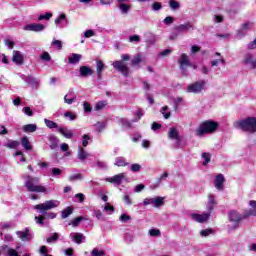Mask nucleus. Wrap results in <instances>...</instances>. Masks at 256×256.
Returning a JSON list of instances; mask_svg holds the SVG:
<instances>
[{
    "label": "nucleus",
    "instance_id": "obj_33",
    "mask_svg": "<svg viewBox=\"0 0 256 256\" xmlns=\"http://www.w3.org/2000/svg\"><path fill=\"white\" fill-rule=\"evenodd\" d=\"M24 133H35L37 131L36 124H27L22 127Z\"/></svg>",
    "mask_w": 256,
    "mask_h": 256
},
{
    "label": "nucleus",
    "instance_id": "obj_55",
    "mask_svg": "<svg viewBox=\"0 0 256 256\" xmlns=\"http://www.w3.org/2000/svg\"><path fill=\"white\" fill-rule=\"evenodd\" d=\"M130 171H132V173H139V171H141V166L139 164H131Z\"/></svg>",
    "mask_w": 256,
    "mask_h": 256
},
{
    "label": "nucleus",
    "instance_id": "obj_6",
    "mask_svg": "<svg viewBox=\"0 0 256 256\" xmlns=\"http://www.w3.org/2000/svg\"><path fill=\"white\" fill-rule=\"evenodd\" d=\"M143 205L144 207H147V205H152V207L159 209V207H163V205H165V198L161 196L145 198L143 200Z\"/></svg>",
    "mask_w": 256,
    "mask_h": 256
},
{
    "label": "nucleus",
    "instance_id": "obj_14",
    "mask_svg": "<svg viewBox=\"0 0 256 256\" xmlns=\"http://www.w3.org/2000/svg\"><path fill=\"white\" fill-rule=\"evenodd\" d=\"M21 79L25 81L28 85H31L34 89H38L39 87V79L33 77V76H26L21 74Z\"/></svg>",
    "mask_w": 256,
    "mask_h": 256
},
{
    "label": "nucleus",
    "instance_id": "obj_16",
    "mask_svg": "<svg viewBox=\"0 0 256 256\" xmlns=\"http://www.w3.org/2000/svg\"><path fill=\"white\" fill-rule=\"evenodd\" d=\"M44 29H45V25L37 24V23H32L24 26V31H34L36 33L44 31Z\"/></svg>",
    "mask_w": 256,
    "mask_h": 256
},
{
    "label": "nucleus",
    "instance_id": "obj_31",
    "mask_svg": "<svg viewBox=\"0 0 256 256\" xmlns=\"http://www.w3.org/2000/svg\"><path fill=\"white\" fill-rule=\"evenodd\" d=\"M118 5L119 10L121 11L122 15H127L129 11H131V5L125 4L124 2H119Z\"/></svg>",
    "mask_w": 256,
    "mask_h": 256
},
{
    "label": "nucleus",
    "instance_id": "obj_4",
    "mask_svg": "<svg viewBox=\"0 0 256 256\" xmlns=\"http://www.w3.org/2000/svg\"><path fill=\"white\" fill-rule=\"evenodd\" d=\"M121 59L122 60L114 61L112 63V67H114L116 71H119V73H122L124 77H129V66L125 63V61H129L131 59V55L122 54Z\"/></svg>",
    "mask_w": 256,
    "mask_h": 256
},
{
    "label": "nucleus",
    "instance_id": "obj_63",
    "mask_svg": "<svg viewBox=\"0 0 256 256\" xmlns=\"http://www.w3.org/2000/svg\"><path fill=\"white\" fill-rule=\"evenodd\" d=\"M162 8L163 6L160 2H155L154 4H152V11H161Z\"/></svg>",
    "mask_w": 256,
    "mask_h": 256
},
{
    "label": "nucleus",
    "instance_id": "obj_17",
    "mask_svg": "<svg viewBox=\"0 0 256 256\" xmlns=\"http://www.w3.org/2000/svg\"><path fill=\"white\" fill-rule=\"evenodd\" d=\"M55 25H57L60 29H64L69 25V20H67V15L60 14V16L55 20Z\"/></svg>",
    "mask_w": 256,
    "mask_h": 256
},
{
    "label": "nucleus",
    "instance_id": "obj_44",
    "mask_svg": "<svg viewBox=\"0 0 256 256\" xmlns=\"http://www.w3.org/2000/svg\"><path fill=\"white\" fill-rule=\"evenodd\" d=\"M107 107V101H99L95 105V111H101Z\"/></svg>",
    "mask_w": 256,
    "mask_h": 256
},
{
    "label": "nucleus",
    "instance_id": "obj_61",
    "mask_svg": "<svg viewBox=\"0 0 256 256\" xmlns=\"http://www.w3.org/2000/svg\"><path fill=\"white\" fill-rule=\"evenodd\" d=\"M131 219V216L127 215V214H122L119 218V220L121 221V223H128V221Z\"/></svg>",
    "mask_w": 256,
    "mask_h": 256
},
{
    "label": "nucleus",
    "instance_id": "obj_30",
    "mask_svg": "<svg viewBox=\"0 0 256 256\" xmlns=\"http://www.w3.org/2000/svg\"><path fill=\"white\" fill-rule=\"evenodd\" d=\"M116 167H127L129 165V162L125 159V157H116L115 163Z\"/></svg>",
    "mask_w": 256,
    "mask_h": 256
},
{
    "label": "nucleus",
    "instance_id": "obj_18",
    "mask_svg": "<svg viewBox=\"0 0 256 256\" xmlns=\"http://www.w3.org/2000/svg\"><path fill=\"white\" fill-rule=\"evenodd\" d=\"M251 27H253V23L246 22V23L242 24L241 29H239L237 32V38L241 39V37H245V35H247V31H249V29H251Z\"/></svg>",
    "mask_w": 256,
    "mask_h": 256
},
{
    "label": "nucleus",
    "instance_id": "obj_64",
    "mask_svg": "<svg viewBox=\"0 0 256 256\" xmlns=\"http://www.w3.org/2000/svg\"><path fill=\"white\" fill-rule=\"evenodd\" d=\"M62 171L59 168H52L51 175L52 177H58V175H61Z\"/></svg>",
    "mask_w": 256,
    "mask_h": 256
},
{
    "label": "nucleus",
    "instance_id": "obj_58",
    "mask_svg": "<svg viewBox=\"0 0 256 256\" xmlns=\"http://www.w3.org/2000/svg\"><path fill=\"white\" fill-rule=\"evenodd\" d=\"M37 225H45V216H35Z\"/></svg>",
    "mask_w": 256,
    "mask_h": 256
},
{
    "label": "nucleus",
    "instance_id": "obj_13",
    "mask_svg": "<svg viewBox=\"0 0 256 256\" xmlns=\"http://www.w3.org/2000/svg\"><path fill=\"white\" fill-rule=\"evenodd\" d=\"M190 217L193 221H196L197 223H205V221H208L209 217H211V213L210 212L203 213V214L193 213L190 215Z\"/></svg>",
    "mask_w": 256,
    "mask_h": 256
},
{
    "label": "nucleus",
    "instance_id": "obj_1",
    "mask_svg": "<svg viewBox=\"0 0 256 256\" xmlns=\"http://www.w3.org/2000/svg\"><path fill=\"white\" fill-rule=\"evenodd\" d=\"M61 205V202L59 200H47L44 203L37 204L34 206V209L36 211H39L41 215H46L48 219H55L57 217V214L48 211H51V209H57Z\"/></svg>",
    "mask_w": 256,
    "mask_h": 256
},
{
    "label": "nucleus",
    "instance_id": "obj_50",
    "mask_svg": "<svg viewBox=\"0 0 256 256\" xmlns=\"http://www.w3.org/2000/svg\"><path fill=\"white\" fill-rule=\"evenodd\" d=\"M83 179V174H74L69 177V181H81Z\"/></svg>",
    "mask_w": 256,
    "mask_h": 256
},
{
    "label": "nucleus",
    "instance_id": "obj_59",
    "mask_svg": "<svg viewBox=\"0 0 256 256\" xmlns=\"http://www.w3.org/2000/svg\"><path fill=\"white\" fill-rule=\"evenodd\" d=\"M124 239L126 243H131L135 239V236H133V233H126Z\"/></svg>",
    "mask_w": 256,
    "mask_h": 256
},
{
    "label": "nucleus",
    "instance_id": "obj_56",
    "mask_svg": "<svg viewBox=\"0 0 256 256\" xmlns=\"http://www.w3.org/2000/svg\"><path fill=\"white\" fill-rule=\"evenodd\" d=\"M57 239H59V234L54 233L50 237L47 238V243H55V241H57Z\"/></svg>",
    "mask_w": 256,
    "mask_h": 256
},
{
    "label": "nucleus",
    "instance_id": "obj_11",
    "mask_svg": "<svg viewBox=\"0 0 256 256\" xmlns=\"http://www.w3.org/2000/svg\"><path fill=\"white\" fill-rule=\"evenodd\" d=\"M17 237H19L23 242L31 241L33 239V232L31 229L25 228L22 231L16 232Z\"/></svg>",
    "mask_w": 256,
    "mask_h": 256
},
{
    "label": "nucleus",
    "instance_id": "obj_42",
    "mask_svg": "<svg viewBox=\"0 0 256 256\" xmlns=\"http://www.w3.org/2000/svg\"><path fill=\"white\" fill-rule=\"evenodd\" d=\"M19 145L20 143L17 140H11L8 143H6V147L8 149H17Z\"/></svg>",
    "mask_w": 256,
    "mask_h": 256
},
{
    "label": "nucleus",
    "instance_id": "obj_37",
    "mask_svg": "<svg viewBox=\"0 0 256 256\" xmlns=\"http://www.w3.org/2000/svg\"><path fill=\"white\" fill-rule=\"evenodd\" d=\"M164 119H169L171 117V111L169 110V106H163L160 110Z\"/></svg>",
    "mask_w": 256,
    "mask_h": 256
},
{
    "label": "nucleus",
    "instance_id": "obj_45",
    "mask_svg": "<svg viewBox=\"0 0 256 256\" xmlns=\"http://www.w3.org/2000/svg\"><path fill=\"white\" fill-rule=\"evenodd\" d=\"M52 17H53V14L51 12H46L45 14L40 15L38 17V21H43V20L49 21V19H51Z\"/></svg>",
    "mask_w": 256,
    "mask_h": 256
},
{
    "label": "nucleus",
    "instance_id": "obj_29",
    "mask_svg": "<svg viewBox=\"0 0 256 256\" xmlns=\"http://www.w3.org/2000/svg\"><path fill=\"white\" fill-rule=\"evenodd\" d=\"M58 131L66 139H73V131H71V130H69L67 128H63V127L58 128Z\"/></svg>",
    "mask_w": 256,
    "mask_h": 256
},
{
    "label": "nucleus",
    "instance_id": "obj_2",
    "mask_svg": "<svg viewBox=\"0 0 256 256\" xmlns=\"http://www.w3.org/2000/svg\"><path fill=\"white\" fill-rule=\"evenodd\" d=\"M233 127H235V129H241V131H245L246 133H256V118L248 117L235 121Z\"/></svg>",
    "mask_w": 256,
    "mask_h": 256
},
{
    "label": "nucleus",
    "instance_id": "obj_60",
    "mask_svg": "<svg viewBox=\"0 0 256 256\" xmlns=\"http://www.w3.org/2000/svg\"><path fill=\"white\" fill-rule=\"evenodd\" d=\"M64 102L67 103V105H73V103H75V98H69V94H66L64 96Z\"/></svg>",
    "mask_w": 256,
    "mask_h": 256
},
{
    "label": "nucleus",
    "instance_id": "obj_28",
    "mask_svg": "<svg viewBox=\"0 0 256 256\" xmlns=\"http://www.w3.org/2000/svg\"><path fill=\"white\" fill-rule=\"evenodd\" d=\"M81 54H77V53H72L69 57H68V63H70V65H77V63H79V61H81Z\"/></svg>",
    "mask_w": 256,
    "mask_h": 256
},
{
    "label": "nucleus",
    "instance_id": "obj_49",
    "mask_svg": "<svg viewBox=\"0 0 256 256\" xmlns=\"http://www.w3.org/2000/svg\"><path fill=\"white\" fill-rule=\"evenodd\" d=\"M89 141H91V137L87 134H84L82 136V146L87 147V145H89Z\"/></svg>",
    "mask_w": 256,
    "mask_h": 256
},
{
    "label": "nucleus",
    "instance_id": "obj_54",
    "mask_svg": "<svg viewBox=\"0 0 256 256\" xmlns=\"http://www.w3.org/2000/svg\"><path fill=\"white\" fill-rule=\"evenodd\" d=\"M83 109H84L85 113H91V111H93V108L91 107V104L87 101H84Z\"/></svg>",
    "mask_w": 256,
    "mask_h": 256
},
{
    "label": "nucleus",
    "instance_id": "obj_25",
    "mask_svg": "<svg viewBox=\"0 0 256 256\" xmlns=\"http://www.w3.org/2000/svg\"><path fill=\"white\" fill-rule=\"evenodd\" d=\"M80 77H89L91 75H93V69H91V67L89 66H80Z\"/></svg>",
    "mask_w": 256,
    "mask_h": 256
},
{
    "label": "nucleus",
    "instance_id": "obj_41",
    "mask_svg": "<svg viewBox=\"0 0 256 256\" xmlns=\"http://www.w3.org/2000/svg\"><path fill=\"white\" fill-rule=\"evenodd\" d=\"M85 218L83 216L77 217L74 220H72L71 222H69L68 225H72V227H79V223H81V221H84Z\"/></svg>",
    "mask_w": 256,
    "mask_h": 256
},
{
    "label": "nucleus",
    "instance_id": "obj_39",
    "mask_svg": "<svg viewBox=\"0 0 256 256\" xmlns=\"http://www.w3.org/2000/svg\"><path fill=\"white\" fill-rule=\"evenodd\" d=\"M169 7L172 11H177L181 7V4L177 0H169Z\"/></svg>",
    "mask_w": 256,
    "mask_h": 256
},
{
    "label": "nucleus",
    "instance_id": "obj_43",
    "mask_svg": "<svg viewBox=\"0 0 256 256\" xmlns=\"http://www.w3.org/2000/svg\"><path fill=\"white\" fill-rule=\"evenodd\" d=\"M105 255V250L99 249V248H94L91 251V256H104Z\"/></svg>",
    "mask_w": 256,
    "mask_h": 256
},
{
    "label": "nucleus",
    "instance_id": "obj_34",
    "mask_svg": "<svg viewBox=\"0 0 256 256\" xmlns=\"http://www.w3.org/2000/svg\"><path fill=\"white\" fill-rule=\"evenodd\" d=\"M48 141L50 143V149H57V146L59 145V139L57 137L51 135L49 136Z\"/></svg>",
    "mask_w": 256,
    "mask_h": 256
},
{
    "label": "nucleus",
    "instance_id": "obj_7",
    "mask_svg": "<svg viewBox=\"0 0 256 256\" xmlns=\"http://www.w3.org/2000/svg\"><path fill=\"white\" fill-rule=\"evenodd\" d=\"M207 82L205 80H200L195 83L188 85L186 91L187 93H201L205 88V84Z\"/></svg>",
    "mask_w": 256,
    "mask_h": 256
},
{
    "label": "nucleus",
    "instance_id": "obj_48",
    "mask_svg": "<svg viewBox=\"0 0 256 256\" xmlns=\"http://www.w3.org/2000/svg\"><path fill=\"white\" fill-rule=\"evenodd\" d=\"M202 159H204L203 165L209 164V162L211 161V154L204 152L202 154Z\"/></svg>",
    "mask_w": 256,
    "mask_h": 256
},
{
    "label": "nucleus",
    "instance_id": "obj_10",
    "mask_svg": "<svg viewBox=\"0 0 256 256\" xmlns=\"http://www.w3.org/2000/svg\"><path fill=\"white\" fill-rule=\"evenodd\" d=\"M168 139L172 141H176V147H179V143H181V135H179V130L175 127H171L168 131Z\"/></svg>",
    "mask_w": 256,
    "mask_h": 256
},
{
    "label": "nucleus",
    "instance_id": "obj_36",
    "mask_svg": "<svg viewBox=\"0 0 256 256\" xmlns=\"http://www.w3.org/2000/svg\"><path fill=\"white\" fill-rule=\"evenodd\" d=\"M44 123H45L46 127H48V129H59V125H57V123H55L54 121H51L47 118L44 119Z\"/></svg>",
    "mask_w": 256,
    "mask_h": 256
},
{
    "label": "nucleus",
    "instance_id": "obj_26",
    "mask_svg": "<svg viewBox=\"0 0 256 256\" xmlns=\"http://www.w3.org/2000/svg\"><path fill=\"white\" fill-rule=\"evenodd\" d=\"M104 70H105V64L103 63V61L101 60L96 61V73H97L98 79H101L103 77Z\"/></svg>",
    "mask_w": 256,
    "mask_h": 256
},
{
    "label": "nucleus",
    "instance_id": "obj_57",
    "mask_svg": "<svg viewBox=\"0 0 256 256\" xmlns=\"http://www.w3.org/2000/svg\"><path fill=\"white\" fill-rule=\"evenodd\" d=\"M119 123L122 127H131V122L127 118H120Z\"/></svg>",
    "mask_w": 256,
    "mask_h": 256
},
{
    "label": "nucleus",
    "instance_id": "obj_47",
    "mask_svg": "<svg viewBox=\"0 0 256 256\" xmlns=\"http://www.w3.org/2000/svg\"><path fill=\"white\" fill-rule=\"evenodd\" d=\"M52 45L58 49V51H61L63 49V42L61 40H53Z\"/></svg>",
    "mask_w": 256,
    "mask_h": 256
},
{
    "label": "nucleus",
    "instance_id": "obj_5",
    "mask_svg": "<svg viewBox=\"0 0 256 256\" xmlns=\"http://www.w3.org/2000/svg\"><path fill=\"white\" fill-rule=\"evenodd\" d=\"M217 127H219L217 122L205 121L196 129V135L197 137H203L205 133H214V131H217Z\"/></svg>",
    "mask_w": 256,
    "mask_h": 256
},
{
    "label": "nucleus",
    "instance_id": "obj_27",
    "mask_svg": "<svg viewBox=\"0 0 256 256\" xmlns=\"http://www.w3.org/2000/svg\"><path fill=\"white\" fill-rule=\"evenodd\" d=\"M143 61V56L141 55V53H138L136 55H134V57L132 58L130 65L131 67H139V65L141 64V62Z\"/></svg>",
    "mask_w": 256,
    "mask_h": 256
},
{
    "label": "nucleus",
    "instance_id": "obj_53",
    "mask_svg": "<svg viewBox=\"0 0 256 256\" xmlns=\"http://www.w3.org/2000/svg\"><path fill=\"white\" fill-rule=\"evenodd\" d=\"M95 165L98 167V169H107V162L96 160Z\"/></svg>",
    "mask_w": 256,
    "mask_h": 256
},
{
    "label": "nucleus",
    "instance_id": "obj_8",
    "mask_svg": "<svg viewBox=\"0 0 256 256\" xmlns=\"http://www.w3.org/2000/svg\"><path fill=\"white\" fill-rule=\"evenodd\" d=\"M106 181L108 183H112L113 185H115V187H119V185H121L123 181H127V176H125V173H120L115 176L106 178Z\"/></svg>",
    "mask_w": 256,
    "mask_h": 256
},
{
    "label": "nucleus",
    "instance_id": "obj_15",
    "mask_svg": "<svg viewBox=\"0 0 256 256\" xmlns=\"http://www.w3.org/2000/svg\"><path fill=\"white\" fill-rule=\"evenodd\" d=\"M193 29H195V27L193 26V23H191V22H187L185 24H180L175 27V31H177L178 33H187V31H193Z\"/></svg>",
    "mask_w": 256,
    "mask_h": 256
},
{
    "label": "nucleus",
    "instance_id": "obj_12",
    "mask_svg": "<svg viewBox=\"0 0 256 256\" xmlns=\"http://www.w3.org/2000/svg\"><path fill=\"white\" fill-rule=\"evenodd\" d=\"M229 219L231 223H234L233 225V229H237V227L239 226V222L242 219H245L244 216H242L241 214H239V212L233 210L229 213Z\"/></svg>",
    "mask_w": 256,
    "mask_h": 256
},
{
    "label": "nucleus",
    "instance_id": "obj_38",
    "mask_svg": "<svg viewBox=\"0 0 256 256\" xmlns=\"http://www.w3.org/2000/svg\"><path fill=\"white\" fill-rule=\"evenodd\" d=\"M72 214H73V208L67 207L62 211L61 217L62 219H67V217H69V215H72Z\"/></svg>",
    "mask_w": 256,
    "mask_h": 256
},
{
    "label": "nucleus",
    "instance_id": "obj_23",
    "mask_svg": "<svg viewBox=\"0 0 256 256\" xmlns=\"http://www.w3.org/2000/svg\"><path fill=\"white\" fill-rule=\"evenodd\" d=\"M249 206L251 207L249 210H247L244 214L245 217H256V201L250 200Z\"/></svg>",
    "mask_w": 256,
    "mask_h": 256
},
{
    "label": "nucleus",
    "instance_id": "obj_62",
    "mask_svg": "<svg viewBox=\"0 0 256 256\" xmlns=\"http://www.w3.org/2000/svg\"><path fill=\"white\" fill-rule=\"evenodd\" d=\"M84 37L86 39H89L90 37H95V31L94 30H86L84 32Z\"/></svg>",
    "mask_w": 256,
    "mask_h": 256
},
{
    "label": "nucleus",
    "instance_id": "obj_51",
    "mask_svg": "<svg viewBox=\"0 0 256 256\" xmlns=\"http://www.w3.org/2000/svg\"><path fill=\"white\" fill-rule=\"evenodd\" d=\"M96 130L101 133V131H103V129H105V127H107V124L105 122H97L96 125Z\"/></svg>",
    "mask_w": 256,
    "mask_h": 256
},
{
    "label": "nucleus",
    "instance_id": "obj_32",
    "mask_svg": "<svg viewBox=\"0 0 256 256\" xmlns=\"http://www.w3.org/2000/svg\"><path fill=\"white\" fill-rule=\"evenodd\" d=\"M12 60L17 65H21L23 63V55L19 51H14Z\"/></svg>",
    "mask_w": 256,
    "mask_h": 256
},
{
    "label": "nucleus",
    "instance_id": "obj_22",
    "mask_svg": "<svg viewBox=\"0 0 256 256\" xmlns=\"http://www.w3.org/2000/svg\"><path fill=\"white\" fill-rule=\"evenodd\" d=\"M214 57L215 59L211 61L212 67H219V65H225V58L221 56V53L216 52Z\"/></svg>",
    "mask_w": 256,
    "mask_h": 256
},
{
    "label": "nucleus",
    "instance_id": "obj_9",
    "mask_svg": "<svg viewBox=\"0 0 256 256\" xmlns=\"http://www.w3.org/2000/svg\"><path fill=\"white\" fill-rule=\"evenodd\" d=\"M180 65V69L183 75H187V67H191V61L189 60V56L187 54H182L180 59L178 60Z\"/></svg>",
    "mask_w": 256,
    "mask_h": 256
},
{
    "label": "nucleus",
    "instance_id": "obj_3",
    "mask_svg": "<svg viewBox=\"0 0 256 256\" xmlns=\"http://www.w3.org/2000/svg\"><path fill=\"white\" fill-rule=\"evenodd\" d=\"M25 187L31 193H44L45 195L49 193L47 187L39 185V178L37 177L27 176L25 180Z\"/></svg>",
    "mask_w": 256,
    "mask_h": 256
},
{
    "label": "nucleus",
    "instance_id": "obj_21",
    "mask_svg": "<svg viewBox=\"0 0 256 256\" xmlns=\"http://www.w3.org/2000/svg\"><path fill=\"white\" fill-rule=\"evenodd\" d=\"M77 157L79 161H81V163H85V160L89 159V157H91V154L88 153V151L85 150L83 147L79 146Z\"/></svg>",
    "mask_w": 256,
    "mask_h": 256
},
{
    "label": "nucleus",
    "instance_id": "obj_19",
    "mask_svg": "<svg viewBox=\"0 0 256 256\" xmlns=\"http://www.w3.org/2000/svg\"><path fill=\"white\" fill-rule=\"evenodd\" d=\"M70 239H72V241H74V243H77L78 245H81V243H85V235H83V233L72 232L70 234Z\"/></svg>",
    "mask_w": 256,
    "mask_h": 256
},
{
    "label": "nucleus",
    "instance_id": "obj_52",
    "mask_svg": "<svg viewBox=\"0 0 256 256\" xmlns=\"http://www.w3.org/2000/svg\"><path fill=\"white\" fill-rule=\"evenodd\" d=\"M148 233H149L150 237H159V235H161V231L159 229H155V228L150 229Z\"/></svg>",
    "mask_w": 256,
    "mask_h": 256
},
{
    "label": "nucleus",
    "instance_id": "obj_35",
    "mask_svg": "<svg viewBox=\"0 0 256 256\" xmlns=\"http://www.w3.org/2000/svg\"><path fill=\"white\" fill-rule=\"evenodd\" d=\"M21 144L26 151H31V149H33V147L31 146V142L29 141V138L27 136H24L22 138Z\"/></svg>",
    "mask_w": 256,
    "mask_h": 256
},
{
    "label": "nucleus",
    "instance_id": "obj_24",
    "mask_svg": "<svg viewBox=\"0 0 256 256\" xmlns=\"http://www.w3.org/2000/svg\"><path fill=\"white\" fill-rule=\"evenodd\" d=\"M215 205H217V200H215V195L209 194L208 202L206 205V209H207L208 213H211V211H213V209L215 208Z\"/></svg>",
    "mask_w": 256,
    "mask_h": 256
},
{
    "label": "nucleus",
    "instance_id": "obj_46",
    "mask_svg": "<svg viewBox=\"0 0 256 256\" xmlns=\"http://www.w3.org/2000/svg\"><path fill=\"white\" fill-rule=\"evenodd\" d=\"M17 251H19V246H16V250L13 248H9L7 251V255L8 256H20Z\"/></svg>",
    "mask_w": 256,
    "mask_h": 256
},
{
    "label": "nucleus",
    "instance_id": "obj_40",
    "mask_svg": "<svg viewBox=\"0 0 256 256\" xmlns=\"http://www.w3.org/2000/svg\"><path fill=\"white\" fill-rule=\"evenodd\" d=\"M65 119H68L69 121H75L77 119V114L67 111L64 113Z\"/></svg>",
    "mask_w": 256,
    "mask_h": 256
},
{
    "label": "nucleus",
    "instance_id": "obj_20",
    "mask_svg": "<svg viewBox=\"0 0 256 256\" xmlns=\"http://www.w3.org/2000/svg\"><path fill=\"white\" fill-rule=\"evenodd\" d=\"M225 183V176L218 174L214 180V186L218 191H223V184Z\"/></svg>",
    "mask_w": 256,
    "mask_h": 256
}]
</instances>
